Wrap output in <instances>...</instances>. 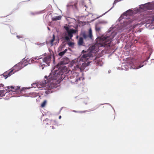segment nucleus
Listing matches in <instances>:
<instances>
[{
    "instance_id": "7ed1b4c3",
    "label": "nucleus",
    "mask_w": 154,
    "mask_h": 154,
    "mask_svg": "<svg viewBox=\"0 0 154 154\" xmlns=\"http://www.w3.org/2000/svg\"><path fill=\"white\" fill-rule=\"evenodd\" d=\"M60 76V75L55 73V74H53V75L52 74H50L48 77H47L46 76H45V78H46L47 80H45L44 81V83L43 82L42 83H41V85L42 87L45 86L46 84L47 83L50 82L51 80H57V76Z\"/></svg>"
},
{
    "instance_id": "a211bd4d",
    "label": "nucleus",
    "mask_w": 154,
    "mask_h": 154,
    "mask_svg": "<svg viewBox=\"0 0 154 154\" xmlns=\"http://www.w3.org/2000/svg\"><path fill=\"white\" fill-rule=\"evenodd\" d=\"M55 36L53 34V38L50 41V44L51 45V46H52L53 45V42L55 40Z\"/></svg>"
},
{
    "instance_id": "c85d7f7f",
    "label": "nucleus",
    "mask_w": 154,
    "mask_h": 154,
    "mask_svg": "<svg viewBox=\"0 0 154 154\" xmlns=\"http://www.w3.org/2000/svg\"><path fill=\"white\" fill-rule=\"evenodd\" d=\"M34 85H35V84H32V86L33 87L35 88V87L34 86Z\"/></svg>"
},
{
    "instance_id": "f03ea898",
    "label": "nucleus",
    "mask_w": 154,
    "mask_h": 154,
    "mask_svg": "<svg viewBox=\"0 0 154 154\" xmlns=\"http://www.w3.org/2000/svg\"><path fill=\"white\" fill-rule=\"evenodd\" d=\"M112 38L111 36H105L101 37L100 39L99 42L97 43V46L99 48L102 47H109L110 43L112 41Z\"/></svg>"
},
{
    "instance_id": "473e14b6",
    "label": "nucleus",
    "mask_w": 154,
    "mask_h": 154,
    "mask_svg": "<svg viewBox=\"0 0 154 154\" xmlns=\"http://www.w3.org/2000/svg\"><path fill=\"white\" fill-rule=\"evenodd\" d=\"M49 27H48V29H49Z\"/></svg>"
},
{
    "instance_id": "39448f33",
    "label": "nucleus",
    "mask_w": 154,
    "mask_h": 154,
    "mask_svg": "<svg viewBox=\"0 0 154 154\" xmlns=\"http://www.w3.org/2000/svg\"><path fill=\"white\" fill-rule=\"evenodd\" d=\"M76 73H74L72 75L70 76V81L73 84H76L77 82L81 80V77H79L77 75H76L75 76V75H76Z\"/></svg>"
},
{
    "instance_id": "2f4dec72",
    "label": "nucleus",
    "mask_w": 154,
    "mask_h": 154,
    "mask_svg": "<svg viewBox=\"0 0 154 154\" xmlns=\"http://www.w3.org/2000/svg\"><path fill=\"white\" fill-rule=\"evenodd\" d=\"M84 52V50H83L82 51V52Z\"/></svg>"
},
{
    "instance_id": "0eeeda50",
    "label": "nucleus",
    "mask_w": 154,
    "mask_h": 154,
    "mask_svg": "<svg viewBox=\"0 0 154 154\" xmlns=\"http://www.w3.org/2000/svg\"><path fill=\"white\" fill-rule=\"evenodd\" d=\"M92 52H90L84 54L82 57L81 59L82 60L87 61L89 59L92 57Z\"/></svg>"
},
{
    "instance_id": "6e6552de",
    "label": "nucleus",
    "mask_w": 154,
    "mask_h": 154,
    "mask_svg": "<svg viewBox=\"0 0 154 154\" xmlns=\"http://www.w3.org/2000/svg\"><path fill=\"white\" fill-rule=\"evenodd\" d=\"M55 123L56 124H57V122L55 121L50 120L48 119H46L43 121V124L45 126L48 125H51V123Z\"/></svg>"
},
{
    "instance_id": "9b49d317",
    "label": "nucleus",
    "mask_w": 154,
    "mask_h": 154,
    "mask_svg": "<svg viewBox=\"0 0 154 154\" xmlns=\"http://www.w3.org/2000/svg\"><path fill=\"white\" fill-rule=\"evenodd\" d=\"M51 57L50 56H47L42 59L43 61L47 64L48 66L50 62Z\"/></svg>"
},
{
    "instance_id": "423d86ee",
    "label": "nucleus",
    "mask_w": 154,
    "mask_h": 154,
    "mask_svg": "<svg viewBox=\"0 0 154 154\" xmlns=\"http://www.w3.org/2000/svg\"><path fill=\"white\" fill-rule=\"evenodd\" d=\"M82 36L85 40H87L92 39L93 35L91 29H89L88 34L84 33L82 34Z\"/></svg>"
},
{
    "instance_id": "dca6fc26",
    "label": "nucleus",
    "mask_w": 154,
    "mask_h": 154,
    "mask_svg": "<svg viewBox=\"0 0 154 154\" xmlns=\"http://www.w3.org/2000/svg\"><path fill=\"white\" fill-rule=\"evenodd\" d=\"M77 4L76 2H75L73 4L72 3H69L67 5V7L71 6L73 8L75 7L76 8L77 7Z\"/></svg>"
},
{
    "instance_id": "7c9ffc66",
    "label": "nucleus",
    "mask_w": 154,
    "mask_h": 154,
    "mask_svg": "<svg viewBox=\"0 0 154 154\" xmlns=\"http://www.w3.org/2000/svg\"><path fill=\"white\" fill-rule=\"evenodd\" d=\"M126 14V13H123V15H125Z\"/></svg>"
},
{
    "instance_id": "72a5a7b5",
    "label": "nucleus",
    "mask_w": 154,
    "mask_h": 154,
    "mask_svg": "<svg viewBox=\"0 0 154 154\" xmlns=\"http://www.w3.org/2000/svg\"><path fill=\"white\" fill-rule=\"evenodd\" d=\"M153 60H154V59H153Z\"/></svg>"
},
{
    "instance_id": "cd10ccee",
    "label": "nucleus",
    "mask_w": 154,
    "mask_h": 154,
    "mask_svg": "<svg viewBox=\"0 0 154 154\" xmlns=\"http://www.w3.org/2000/svg\"><path fill=\"white\" fill-rule=\"evenodd\" d=\"M51 127H52V129H53L56 128L54 127V126H53L52 125Z\"/></svg>"
},
{
    "instance_id": "f257e3e1",
    "label": "nucleus",
    "mask_w": 154,
    "mask_h": 154,
    "mask_svg": "<svg viewBox=\"0 0 154 154\" xmlns=\"http://www.w3.org/2000/svg\"><path fill=\"white\" fill-rule=\"evenodd\" d=\"M64 28L66 30L64 33V38L68 42L67 44L69 47H72L74 44L70 41L73 36V34L75 33L77 31L75 29H70L67 26H64Z\"/></svg>"
},
{
    "instance_id": "c756f323",
    "label": "nucleus",
    "mask_w": 154,
    "mask_h": 154,
    "mask_svg": "<svg viewBox=\"0 0 154 154\" xmlns=\"http://www.w3.org/2000/svg\"><path fill=\"white\" fill-rule=\"evenodd\" d=\"M61 116H59V119H61Z\"/></svg>"
},
{
    "instance_id": "f3484780",
    "label": "nucleus",
    "mask_w": 154,
    "mask_h": 154,
    "mask_svg": "<svg viewBox=\"0 0 154 154\" xmlns=\"http://www.w3.org/2000/svg\"><path fill=\"white\" fill-rule=\"evenodd\" d=\"M67 51V49H66L64 51L61 52L60 53H59L58 55L62 57L66 53V52Z\"/></svg>"
},
{
    "instance_id": "f8f14e48",
    "label": "nucleus",
    "mask_w": 154,
    "mask_h": 154,
    "mask_svg": "<svg viewBox=\"0 0 154 154\" xmlns=\"http://www.w3.org/2000/svg\"><path fill=\"white\" fill-rule=\"evenodd\" d=\"M84 69V68L79 67L78 65H76L75 66H74V69L75 71H78L80 72L82 71Z\"/></svg>"
},
{
    "instance_id": "9d476101",
    "label": "nucleus",
    "mask_w": 154,
    "mask_h": 154,
    "mask_svg": "<svg viewBox=\"0 0 154 154\" xmlns=\"http://www.w3.org/2000/svg\"><path fill=\"white\" fill-rule=\"evenodd\" d=\"M69 62V59L67 57L63 58L60 62V63L61 65H64L68 64Z\"/></svg>"
},
{
    "instance_id": "aec40b11",
    "label": "nucleus",
    "mask_w": 154,
    "mask_h": 154,
    "mask_svg": "<svg viewBox=\"0 0 154 154\" xmlns=\"http://www.w3.org/2000/svg\"><path fill=\"white\" fill-rule=\"evenodd\" d=\"M5 95V91L4 90H0V97L4 96Z\"/></svg>"
},
{
    "instance_id": "b1692460",
    "label": "nucleus",
    "mask_w": 154,
    "mask_h": 154,
    "mask_svg": "<svg viewBox=\"0 0 154 154\" xmlns=\"http://www.w3.org/2000/svg\"><path fill=\"white\" fill-rule=\"evenodd\" d=\"M144 65L142 64H140L139 66H138V68H137L136 69H138L141 67H142Z\"/></svg>"
},
{
    "instance_id": "412c9836",
    "label": "nucleus",
    "mask_w": 154,
    "mask_h": 154,
    "mask_svg": "<svg viewBox=\"0 0 154 154\" xmlns=\"http://www.w3.org/2000/svg\"><path fill=\"white\" fill-rule=\"evenodd\" d=\"M46 100H44L41 104V107H44L46 105Z\"/></svg>"
},
{
    "instance_id": "393cba45",
    "label": "nucleus",
    "mask_w": 154,
    "mask_h": 154,
    "mask_svg": "<svg viewBox=\"0 0 154 154\" xmlns=\"http://www.w3.org/2000/svg\"><path fill=\"white\" fill-rule=\"evenodd\" d=\"M17 38L18 39H19L20 38H22L23 37V36L21 35H17Z\"/></svg>"
},
{
    "instance_id": "1a4fd4ad",
    "label": "nucleus",
    "mask_w": 154,
    "mask_h": 154,
    "mask_svg": "<svg viewBox=\"0 0 154 154\" xmlns=\"http://www.w3.org/2000/svg\"><path fill=\"white\" fill-rule=\"evenodd\" d=\"M13 70H11L10 71H6L2 75L0 76H3V77H5V79H6L8 77L10 76L13 74Z\"/></svg>"
},
{
    "instance_id": "20e7f679",
    "label": "nucleus",
    "mask_w": 154,
    "mask_h": 154,
    "mask_svg": "<svg viewBox=\"0 0 154 154\" xmlns=\"http://www.w3.org/2000/svg\"><path fill=\"white\" fill-rule=\"evenodd\" d=\"M5 89L6 91L9 90L10 91H12V92H16L17 93L20 92L21 93L22 90L20 89V87L18 86L14 87L13 86H8L5 88Z\"/></svg>"
},
{
    "instance_id": "6ab92c4d",
    "label": "nucleus",
    "mask_w": 154,
    "mask_h": 154,
    "mask_svg": "<svg viewBox=\"0 0 154 154\" xmlns=\"http://www.w3.org/2000/svg\"><path fill=\"white\" fill-rule=\"evenodd\" d=\"M41 58L39 57L38 56L33 57L31 59H30L29 60H31V61L32 62V61H34V60H38Z\"/></svg>"
},
{
    "instance_id": "5701e85b",
    "label": "nucleus",
    "mask_w": 154,
    "mask_h": 154,
    "mask_svg": "<svg viewBox=\"0 0 154 154\" xmlns=\"http://www.w3.org/2000/svg\"><path fill=\"white\" fill-rule=\"evenodd\" d=\"M76 61V60H73L71 62V64L72 66L74 65V64L75 63V62Z\"/></svg>"
},
{
    "instance_id": "4be33fe9",
    "label": "nucleus",
    "mask_w": 154,
    "mask_h": 154,
    "mask_svg": "<svg viewBox=\"0 0 154 154\" xmlns=\"http://www.w3.org/2000/svg\"><path fill=\"white\" fill-rule=\"evenodd\" d=\"M95 29L96 31L98 32H99L100 30V28L97 26H96Z\"/></svg>"
},
{
    "instance_id": "ddd939ff",
    "label": "nucleus",
    "mask_w": 154,
    "mask_h": 154,
    "mask_svg": "<svg viewBox=\"0 0 154 154\" xmlns=\"http://www.w3.org/2000/svg\"><path fill=\"white\" fill-rule=\"evenodd\" d=\"M126 65L129 66L130 68L137 69L136 68H138L137 66H136L134 65L132 61H131L129 63H127L126 64Z\"/></svg>"
},
{
    "instance_id": "2eb2a0df",
    "label": "nucleus",
    "mask_w": 154,
    "mask_h": 154,
    "mask_svg": "<svg viewBox=\"0 0 154 154\" xmlns=\"http://www.w3.org/2000/svg\"><path fill=\"white\" fill-rule=\"evenodd\" d=\"M84 43L83 38L81 37H80L78 42V45H83Z\"/></svg>"
},
{
    "instance_id": "bb28decb",
    "label": "nucleus",
    "mask_w": 154,
    "mask_h": 154,
    "mask_svg": "<svg viewBox=\"0 0 154 154\" xmlns=\"http://www.w3.org/2000/svg\"><path fill=\"white\" fill-rule=\"evenodd\" d=\"M4 86V85L3 84H0V88L1 87H3Z\"/></svg>"
},
{
    "instance_id": "4468645a",
    "label": "nucleus",
    "mask_w": 154,
    "mask_h": 154,
    "mask_svg": "<svg viewBox=\"0 0 154 154\" xmlns=\"http://www.w3.org/2000/svg\"><path fill=\"white\" fill-rule=\"evenodd\" d=\"M62 16L61 15L56 16L52 18V21H56L57 20H60L61 19Z\"/></svg>"
},
{
    "instance_id": "a878e982",
    "label": "nucleus",
    "mask_w": 154,
    "mask_h": 154,
    "mask_svg": "<svg viewBox=\"0 0 154 154\" xmlns=\"http://www.w3.org/2000/svg\"><path fill=\"white\" fill-rule=\"evenodd\" d=\"M74 112H79V113H82V112H85V111H84L77 112V111H74Z\"/></svg>"
}]
</instances>
